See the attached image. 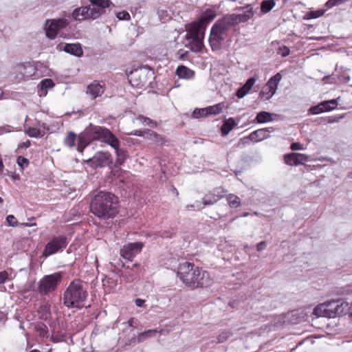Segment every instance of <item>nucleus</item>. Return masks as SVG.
Returning a JSON list of instances; mask_svg holds the SVG:
<instances>
[{
  "mask_svg": "<svg viewBox=\"0 0 352 352\" xmlns=\"http://www.w3.org/2000/svg\"><path fill=\"white\" fill-rule=\"evenodd\" d=\"M77 139L78 136L74 132L69 131L64 139V144L70 148H73L76 146Z\"/></svg>",
  "mask_w": 352,
  "mask_h": 352,
  "instance_id": "nucleus-29",
  "label": "nucleus"
},
{
  "mask_svg": "<svg viewBox=\"0 0 352 352\" xmlns=\"http://www.w3.org/2000/svg\"><path fill=\"white\" fill-rule=\"evenodd\" d=\"M267 88L268 87L265 85L259 94V98L263 100H269L275 94V92Z\"/></svg>",
  "mask_w": 352,
  "mask_h": 352,
  "instance_id": "nucleus-36",
  "label": "nucleus"
},
{
  "mask_svg": "<svg viewBox=\"0 0 352 352\" xmlns=\"http://www.w3.org/2000/svg\"><path fill=\"white\" fill-rule=\"evenodd\" d=\"M229 336H230V333L228 331H223L218 336V337L217 338V342H219V343L223 342L228 339Z\"/></svg>",
  "mask_w": 352,
  "mask_h": 352,
  "instance_id": "nucleus-48",
  "label": "nucleus"
},
{
  "mask_svg": "<svg viewBox=\"0 0 352 352\" xmlns=\"http://www.w3.org/2000/svg\"><path fill=\"white\" fill-rule=\"evenodd\" d=\"M348 0H328L325 3V6L327 8H331L334 6L342 4L346 2Z\"/></svg>",
  "mask_w": 352,
  "mask_h": 352,
  "instance_id": "nucleus-43",
  "label": "nucleus"
},
{
  "mask_svg": "<svg viewBox=\"0 0 352 352\" xmlns=\"http://www.w3.org/2000/svg\"><path fill=\"white\" fill-rule=\"evenodd\" d=\"M175 234V232L173 228H170L168 230H164L162 232L161 236L165 238H171Z\"/></svg>",
  "mask_w": 352,
  "mask_h": 352,
  "instance_id": "nucleus-54",
  "label": "nucleus"
},
{
  "mask_svg": "<svg viewBox=\"0 0 352 352\" xmlns=\"http://www.w3.org/2000/svg\"><path fill=\"white\" fill-rule=\"evenodd\" d=\"M88 293L80 280L70 283L63 294V304L67 308L82 309L85 306Z\"/></svg>",
  "mask_w": 352,
  "mask_h": 352,
  "instance_id": "nucleus-4",
  "label": "nucleus"
},
{
  "mask_svg": "<svg viewBox=\"0 0 352 352\" xmlns=\"http://www.w3.org/2000/svg\"><path fill=\"white\" fill-rule=\"evenodd\" d=\"M290 50L289 47L283 45L278 47V54H280L283 57H285L289 54Z\"/></svg>",
  "mask_w": 352,
  "mask_h": 352,
  "instance_id": "nucleus-49",
  "label": "nucleus"
},
{
  "mask_svg": "<svg viewBox=\"0 0 352 352\" xmlns=\"http://www.w3.org/2000/svg\"><path fill=\"white\" fill-rule=\"evenodd\" d=\"M308 156L300 153H290L284 155L283 160L287 165L298 166L308 161Z\"/></svg>",
  "mask_w": 352,
  "mask_h": 352,
  "instance_id": "nucleus-15",
  "label": "nucleus"
},
{
  "mask_svg": "<svg viewBox=\"0 0 352 352\" xmlns=\"http://www.w3.org/2000/svg\"><path fill=\"white\" fill-rule=\"evenodd\" d=\"M61 278L62 276L60 272L44 276L38 282V292L43 296L53 292L56 289Z\"/></svg>",
  "mask_w": 352,
  "mask_h": 352,
  "instance_id": "nucleus-7",
  "label": "nucleus"
},
{
  "mask_svg": "<svg viewBox=\"0 0 352 352\" xmlns=\"http://www.w3.org/2000/svg\"><path fill=\"white\" fill-rule=\"evenodd\" d=\"M290 149L292 151H301L304 150L305 148L302 144L300 142H294L291 144Z\"/></svg>",
  "mask_w": 352,
  "mask_h": 352,
  "instance_id": "nucleus-56",
  "label": "nucleus"
},
{
  "mask_svg": "<svg viewBox=\"0 0 352 352\" xmlns=\"http://www.w3.org/2000/svg\"><path fill=\"white\" fill-rule=\"evenodd\" d=\"M17 164L22 169H23L25 167L28 166L29 161L27 158L23 156H19L17 158Z\"/></svg>",
  "mask_w": 352,
  "mask_h": 352,
  "instance_id": "nucleus-45",
  "label": "nucleus"
},
{
  "mask_svg": "<svg viewBox=\"0 0 352 352\" xmlns=\"http://www.w3.org/2000/svg\"><path fill=\"white\" fill-rule=\"evenodd\" d=\"M91 166L94 167H104L109 166L112 162V157L109 152H98L89 160Z\"/></svg>",
  "mask_w": 352,
  "mask_h": 352,
  "instance_id": "nucleus-12",
  "label": "nucleus"
},
{
  "mask_svg": "<svg viewBox=\"0 0 352 352\" xmlns=\"http://www.w3.org/2000/svg\"><path fill=\"white\" fill-rule=\"evenodd\" d=\"M344 116H329V117H327L325 118H323V122L324 123H329V124H331V123H333V122H337L339 121L340 119L342 118Z\"/></svg>",
  "mask_w": 352,
  "mask_h": 352,
  "instance_id": "nucleus-47",
  "label": "nucleus"
},
{
  "mask_svg": "<svg viewBox=\"0 0 352 352\" xmlns=\"http://www.w3.org/2000/svg\"><path fill=\"white\" fill-rule=\"evenodd\" d=\"M309 112L311 114L316 115V114H318L320 113H323L324 111H323V109L322 108V107L320 106V104L319 103L318 105L311 107L309 109Z\"/></svg>",
  "mask_w": 352,
  "mask_h": 352,
  "instance_id": "nucleus-50",
  "label": "nucleus"
},
{
  "mask_svg": "<svg viewBox=\"0 0 352 352\" xmlns=\"http://www.w3.org/2000/svg\"><path fill=\"white\" fill-rule=\"evenodd\" d=\"M249 91H248V89H246L243 86H242L239 89H238L236 95L239 98H241L244 97L246 94H248Z\"/></svg>",
  "mask_w": 352,
  "mask_h": 352,
  "instance_id": "nucleus-55",
  "label": "nucleus"
},
{
  "mask_svg": "<svg viewBox=\"0 0 352 352\" xmlns=\"http://www.w3.org/2000/svg\"><path fill=\"white\" fill-rule=\"evenodd\" d=\"M274 131L273 127L259 129L250 133V138L253 142H258L270 138V133Z\"/></svg>",
  "mask_w": 352,
  "mask_h": 352,
  "instance_id": "nucleus-18",
  "label": "nucleus"
},
{
  "mask_svg": "<svg viewBox=\"0 0 352 352\" xmlns=\"http://www.w3.org/2000/svg\"><path fill=\"white\" fill-rule=\"evenodd\" d=\"M72 17L75 21H82L86 20L96 19L92 15V10L90 6H81L74 10Z\"/></svg>",
  "mask_w": 352,
  "mask_h": 352,
  "instance_id": "nucleus-13",
  "label": "nucleus"
},
{
  "mask_svg": "<svg viewBox=\"0 0 352 352\" xmlns=\"http://www.w3.org/2000/svg\"><path fill=\"white\" fill-rule=\"evenodd\" d=\"M251 139L250 138V134L248 136H245L243 138H241L239 142V146H243L245 145L249 144L250 143Z\"/></svg>",
  "mask_w": 352,
  "mask_h": 352,
  "instance_id": "nucleus-57",
  "label": "nucleus"
},
{
  "mask_svg": "<svg viewBox=\"0 0 352 352\" xmlns=\"http://www.w3.org/2000/svg\"><path fill=\"white\" fill-rule=\"evenodd\" d=\"M161 331H158L157 329H149L144 332L140 333L137 336V342L138 343L142 342L147 338L155 336L157 333Z\"/></svg>",
  "mask_w": 352,
  "mask_h": 352,
  "instance_id": "nucleus-28",
  "label": "nucleus"
},
{
  "mask_svg": "<svg viewBox=\"0 0 352 352\" xmlns=\"http://www.w3.org/2000/svg\"><path fill=\"white\" fill-rule=\"evenodd\" d=\"M6 221H7L8 225L12 227H16L19 224V223L16 220V218L12 214H10V215L7 216Z\"/></svg>",
  "mask_w": 352,
  "mask_h": 352,
  "instance_id": "nucleus-46",
  "label": "nucleus"
},
{
  "mask_svg": "<svg viewBox=\"0 0 352 352\" xmlns=\"http://www.w3.org/2000/svg\"><path fill=\"white\" fill-rule=\"evenodd\" d=\"M135 302L137 307H142L144 306L145 300L141 298H137Z\"/></svg>",
  "mask_w": 352,
  "mask_h": 352,
  "instance_id": "nucleus-62",
  "label": "nucleus"
},
{
  "mask_svg": "<svg viewBox=\"0 0 352 352\" xmlns=\"http://www.w3.org/2000/svg\"><path fill=\"white\" fill-rule=\"evenodd\" d=\"M138 76V71H135V72H132L131 74V79H130V82H135V78L136 77Z\"/></svg>",
  "mask_w": 352,
  "mask_h": 352,
  "instance_id": "nucleus-63",
  "label": "nucleus"
},
{
  "mask_svg": "<svg viewBox=\"0 0 352 352\" xmlns=\"http://www.w3.org/2000/svg\"><path fill=\"white\" fill-rule=\"evenodd\" d=\"M40 84L41 89H47L48 88H52L54 86L53 80L50 78H45L41 80Z\"/></svg>",
  "mask_w": 352,
  "mask_h": 352,
  "instance_id": "nucleus-42",
  "label": "nucleus"
},
{
  "mask_svg": "<svg viewBox=\"0 0 352 352\" xmlns=\"http://www.w3.org/2000/svg\"><path fill=\"white\" fill-rule=\"evenodd\" d=\"M69 24V20L66 18L47 19L45 25L46 36L50 39H54L58 32L67 28Z\"/></svg>",
  "mask_w": 352,
  "mask_h": 352,
  "instance_id": "nucleus-9",
  "label": "nucleus"
},
{
  "mask_svg": "<svg viewBox=\"0 0 352 352\" xmlns=\"http://www.w3.org/2000/svg\"><path fill=\"white\" fill-rule=\"evenodd\" d=\"M256 82V79L254 78H250L245 83V85H243V87L248 89V91H250L252 88V87L254 86V83Z\"/></svg>",
  "mask_w": 352,
  "mask_h": 352,
  "instance_id": "nucleus-52",
  "label": "nucleus"
},
{
  "mask_svg": "<svg viewBox=\"0 0 352 352\" xmlns=\"http://www.w3.org/2000/svg\"><path fill=\"white\" fill-rule=\"evenodd\" d=\"M281 78V74L280 73H277L276 74H275L274 76L270 78V80L266 83L265 86L268 87L267 89H270V90H272L276 93L278 84L280 81Z\"/></svg>",
  "mask_w": 352,
  "mask_h": 352,
  "instance_id": "nucleus-27",
  "label": "nucleus"
},
{
  "mask_svg": "<svg viewBox=\"0 0 352 352\" xmlns=\"http://www.w3.org/2000/svg\"><path fill=\"white\" fill-rule=\"evenodd\" d=\"M225 107L224 102H219L212 106L207 107L208 116H217L221 113Z\"/></svg>",
  "mask_w": 352,
  "mask_h": 352,
  "instance_id": "nucleus-31",
  "label": "nucleus"
},
{
  "mask_svg": "<svg viewBox=\"0 0 352 352\" xmlns=\"http://www.w3.org/2000/svg\"><path fill=\"white\" fill-rule=\"evenodd\" d=\"M143 247L144 243L142 242L129 243L122 246L120 250V254L123 258L131 261L142 252Z\"/></svg>",
  "mask_w": 352,
  "mask_h": 352,
  "instance_id": "nucleus-10",
  "label": "nucleus"
},
{
  "mask_svg": "<svg viewBox=\"0 0 352 352\" xmlns=\"http://www.w3.org/2000/svg\"><path fill=\"white\" fill-rule=\"evenodd\" d=\"M190 40L191 41L189 43L190 50L195 53L201 52L204 47V36L201 35L199 38H192Z\"/></svg>",
  "mask_w": 352,
  "mask_h": 352,
  "instance_id": "nucleus-23",
  "label": "nucleus"
},
{
  "mask_svg": "<svg viewBox=\"0 0 352 352\" xmlns=\"http://www.w3.org/2000/svg\"><path fill=\"white\" fill-rule=\"evenodd\" d=\"M266 247V243L265 241H261L257 244L256 249L258 251L263 250Z\"/></svg>",
  "mask_w": 352,
  "mask_h": 352,
  "instance_id": "nucleus-61",
  "label": "nucleus"
},
{
  "mask_svg": "<svg viewBox=\"0 0 352 352\" xmlns=\"http://www.w3.org/2000/svg\"><path fill=\"white\" fill-rule=\"evenodd\" d=\"M146 138L153 141L157 146H163L168 142V140L164 135L150 130L147 131Z\"/></svg>",
  "mask_w": 352,
  "mask_h": 352,
  "instance_id": "nucleus-19",
  "label": "nucleus"
},
{
  "mask_svg": "<svg viewBox=\"0 0 352 352\" xmlns=\"http://www.w3.org/2000/svg\"><path fill=\"white\" fill-rule=\"evenodd\" d=\"M8 278V273L6 271L0 272V284L4 283Z\"/></svg>",
  "mask_w": 352,
  "mask_h": 352,
  "instance_id": "nucleus-60",
  "label": "nucleus"
},
{
  "mask_svg": "<svg viewBox=\"0 0 352 352\" xmlns=\"http://www.w3.org/2000/svg\"><path fill=\"white\" fill-rule=\"evenodd\" d=\"M92 5V15L96 19L99 18L105 13L106 9L109 8L111 2L110 0H89Z\"/></svg>",
  "mask_w": 352,
  "mask_h": 352,
  "instance_id": "nucleus-14",
  "label": "nucleus"
},
{
  "mask_svg": "<svg viewBox=\"0 0 352 352\" xmlns=\"http://www.w3.org/2000/svg\"><path fill=\"white\" fill-rule=\"evenodd\" d=\"M16 69L17 72H21L23 76H25V72H23L25 69H26V65L24 63L18 64L16 66Z\"/></svg>",
  "mask_w": 352,
  "mask_h": 352,
  "instance_id": "nucleus-59",
  "label": "nucleus"
},
{
  "mask_svg": "<svg viewBox=\"0 0 352 352\" xmlns=\"http://www.w3.org/2000/svg\"><path fill=\"white\" fill-rule=\"evenodd\" d=\"M324 12L325 11L324 10H314V11H309L306 14L305 19H312L319 18L324 15Z\"/></svg>",
  "mask_w": 352,
  "mask_h": 352,
  "instance_id": "nucleus-38",
  "label": "nucleus"
},
{
  "mask_svg": "<svg viewBox=\"0 0 352 352\" xmlns=\"http://www.w3.org/2000/svg\"><path fill=\"white\" fill-rule=\"evenodd\" d=\"M236 126V122L233 118H230L226 120L221 127V132L222 135H227Z\"/></svg>",
  "mask_w": 352,
  "mask_h": 352,
  "instance_id": "nucleus-25",
  "label": "nucleus"
},
{
  "mask_svg": "<svg viewBox=\"0 0 352 352\" xmlns=\"http://www.w3.org/2000/svg\"><path fill=\"white\" fill-rule=\"evenodd\" d=\"M103 81L94 80L87 86V94H89L93 99L101 96L104 94L105 87Z\"/></svg>",
  "mask_w": 352,
  "mask_h": 352,
  "instance_id": "nucleus-17",
  "label": "nucleus"
},
{
  "mask_svg": "<svg viewBox=\"0 0 352 352\" xmlns=\"http://www.w3.org/2000/svg\"><path fill=\"white\" fill-rule=\"evenodd\" d=\"M188 52H185L179 54V60H185L188 57Z\"/></svg>",
  "mask_w": 352,
  "mask_h": 352,
  "instance_id": "nucleus-64",
  "label": "nucleus"
},
{
  "mask_svg": "<svg viewBox=\"0 0 352 352\" xmlns=\"http://www.w3.org/2000/svg\"><path fill=\"white\" fill-rule=\"evenodd\" d=\"M222 197L223 195H216L214 192H210L205 196L203 203L205 206L212 205L217 202Z\"/></svg>",
  "mask_w": 352,
  "mask_h": 352,
  "instance_id": "nucleus-30",
  "label": "nucleus"
},
{
  "mask_svg": "<svg viewBox=\"0 0 352 352\" xmlns=\"http://www.w3.org/2000/svg\"><path fill=\"white\" fill-rule=\"evenodd\" d=\"M77 144H76V150L79 153H82L84 149L89 145V140L87 136L85 134H80L78 136L77 139Z\"/></svg>",
  "mask_w": 352,
  "mask_h": 352,
  "instance_id": "nucleus-26",
  "label": "nucleus"
},
{
  "mask_svg": "<svg viewBox=\"0 0 352 352\" xmlns=\"http://www.w3.org/2000/svg\"><path fill=\"white\" fill-rule=\"evenodd\" d=\"M320 104L322 108L323 109L324 112L334 110L338 107V101L336 99L325 100L320 102Z\"/></svg>",
  "mask_w": 352,
  "mask_h": 352,
  "instance_id": "nucleus-32",
  "label": "nucleus"
},
{
  "mask_svg": "<svg viewBox=\"0 0 352 352\" xmlns=\"http://www.w3.org/2000/svg\"><path fill=\"white\" fill-rule=\"evenodd\" d=\"M228 204L232 208H238L241 206V199L235 195L230 194L227 196Z\"/></svg>",
  "mask_w": 352,
  "mask_h": 352,
  "instance_id": "nucleus-35",
  "label": "nucleus"
},
{
  "mask_svg": "<svg viewBox=\"0 0 352 352\" xmlns=\"http://www.w3.org/2000/svg\"><path fill=\"white\" fill-rule=\"evenodd\" d=\"M67 243V239L65 235L53 236L45 245L43 256L47 258L58 252L63 251Z\"/></svg>",
  "mask_w": 352,
  "mask_h": 352,
  "instance_id": "nucleus-8",
  "label": "nucleus"
},
{
  "mask_svg": "<svg viewBox=\"0 0 352 352\" xmlns=\"http://www.w3.org/2000/svg\"><path fill=\"white\" fill-rule=\"evenodd\" d=\"M348 0H328L325 3V6L327 8H331L334 6L342 4L346 2Z\"/></svg>",
  "mask_w": 352,
  "mask_h": 352,
  "instance_id": "nucleus-44",
  "label": "nucleus"
},
{
  "mask_svg": "<svg viewBox=\"0 0 352 352\" xmlns=\"http://www.w3.org/2000/svg\"><path fill=\"white\" fill-rule=\"evenodd\" d=\"M192 116L194 118H199L208 116L207 108L195 109L192 113Z\"/></svg>",
  "mask_w": 352,
  "mask_h": 352,
  "instance_id": "nucleus-39",
  "label": "nucleus"
},
{
  "mask_svg": "<svg viewBox=\"0 0 352 352\" xmlns=\"http://www.w3.org/2000/svg\"><path fill=\"white\" fill-rule=\"evenodd\" d=\"M137 119L141 121L145 125L151 128H156L157 126V122L148 117L140 115L137 118Z\"/></svg>",
  "mask_w": 352,
  "mask_h": 352,
  "instance_id": "nucleus-37",
  "label": "nucleus"
},
{
  "mask_svg": "<svg viewBox=\"0 0 352 352\" xmlns=\"http://www.w3.org/2000/svg\"><path fill=\"white\" fill-rule=\"evenodd\" d=\"M117 17L120 20H129L130 19V15L127 12L122 11L117 14Z\"/></svg>",
  "mask_w": 352,
  "mask_h": 352,
  "instance_id": "nucleus-58",
  "label": "nucleus"
},
{
  "mask_svg": "<svg viewBox=\"0 0 352 352\" xmlns=\"http://www.w3.org/2000/svg\"><path fill=\"white\" fill-rule=\"evenodd\" d=\"M26 133L32 138H38L42 136L41 131L40 129L35 127H30L27 131Z\"/></svg>",
  "mask_w": 352,
  "mask_h": 352,
  "instance_id": "nucleus-41",
  "label": "nucleus"
},
{
  "mask_svg": "<svg viewBox=\"0 0 352 352\" xmlns=\"http://www.w3.org/2000/svg\"><path fill=\"white\" fill-rule=\"evenodd\" d=\"M348 307V303L342 300H332L318 305L313 314L317 317L335 318L341 316Z\"/></svg>",
  "mask_w": 352,
  "mask_h": 352,
  "instance_id": "nucleus-5",
  "label": "nucleus"
},
{
  "mask_svg": "<svg viewBox=\"0 0 352 352\" xmlns=\"http://www.w3.org/2000/svg\"><path fill=\"white\" fill-rule=\"evenodd\" d=\"M234 26V24L228 15L218 19L213 24L209 36V44L212 51H217L221 48L223 42L229 37V32Z\"/></svg>",
  "mask_w": 352,
  "mask_h": 352,
  "instance_id": "nucleus-3",
  "label": "nucleus"
},
{
  "mask_svg": "<svg viewBox=\"0 0 352 352\" xmlns=\"http://www.w3.org/2000/svg\"><path fill=\"white\" fill-rule=\"evenodd\" d=\"M177 277L191 289L208 287L212 284L209 273L192 263H180L177 267Z\"/></svg>",
  "mask_w": 352,
  "mask_h": 352,
  "instance_id": "nucleus-1",
  "label": "nucleus"
},
{
  "mask_svg": "<svg viewBox=\"0 0 352 352\" xmlns=\"http://www.w3.org/2000/svg\"><path fill=\"white\" fill-rule=\"evenodd\" d=\"M256 82V79L254 78H250L245 83V85H243V87L248 89V91H250L252 88V87L254 86V83Z\"/></svg>",
  "mask_w": 352,
  "mask_h": 352,
  "instance_id": "nucleus-53",
  "label": "nucleus"
},
{
  "mask_svg": "<svg viewBox=\"0 0 352 352\" xmlns=\"http://www.w3.org/2000/svg\"><path fill=\"white\" fill-rule=\"evenodd\" d=\"M116 153V164L121 166L122 165L126 160L128 158V152L126 149L120 148V141L118 139V146L113 147Z\"/></svg>",
  "mask_w": 352,
  "mask_h": 352,
  "instance_id": "nucleus-22",
  "label": "nucleus"
},
{
  "mask_svg": "<svg viewBox=\"0 0 352 352\" xmlns=\"http://www.w3.org/2000/svg\"><path fill=\"white\" fill-rule=\"evenodd\" d=\"M217 16L216 11L212 9H207L199 18L197 21L206 28L207 25Z\"/></svg>",
  "mask_w": 352,
  "mask_h": 352,
  "instance_id": "nucleus-20",
  "label": "nucleus"
},
{
  "mask_svg": "<svg viewBox=\"0 0 352 352\" xmlns=\"http://www.w3.org/2000/svg\"><path fill=\"white\" fill-rule=\"evenodd\" d=\"M276 5L274 0H264L261 4V11L263 14H266L271 11Z\"/></svg>",
  "mask_w": 352,
  "mask_h": 352,
  "instance_id": "nucleus-34",
  "label": "nucleus"
},
{
  "mask_svg": "<svg viewBox=\"0 0 352 352\" xmlns=\"http://www.w3.org/2000/svg\"><path fill=\"white\" fill-rule=\"evenodd\" d=\"M149 131V129H144V130H134L129 133V135H136L140 137H144L145 135H147V131Z\"/></svg>",
  "mask_w": 352,
  "mask_h": 352,
  "instance_id": "nucleus-51",
  "label": "nucleus"
},
{
  "mask_svg": "<svg viewBox=\"0 0 352 352\" xmlns=\"http://www.w3.org/2000/svg\"><path fill=\"white\" fill-rule=\"evenodd\" d=\"M272 120V114L267 111H261L257 113L255 121L257 123H265Z\"/></svg>",
  "mask_w": 352,
  "mask_h": 352,
  "instance_id": "nucleus-33",
  "label": "nucleus"
},
{
  "mask_svg": "<svg viewBox=\"0 0 352 352\" xmlns=\"http://www.w3.org/2000/svg\"><path fill=\"white\" fill-rule=\"evenodd\" d=\"M63 50L70 54L81 56L83 54L82 49L79 43H66L64 45Z\"/></svg>",
  "mask_w": 352,
  "mask_h": 352,
  "instance_id": "nucleus-21",
  "label": "nucleus"
},
{
  "mask_svg": "<svg viewBox=\"0 0 352 352\" xmlns=\"http://www.w3.org/2000/svg\"><path fill=\"white\" fill-rule=\"evenodd\" d=\"M85 135L90 141H100L111 147L118 146V138L106 127L91 124L85 129Z\"/></svg>",
  "mask_w": 352,
  "mask_h": 352,
  "instance_id": "nucleus-6",
  "label": "nucleus"
},
{
  "mask_svg": "<svg viewBox=\"0 0 352 352\" xmlns=\"http://www.w3.org/2000/svg\"><path fill=\"white\" fill-rule=\"evenodd\" d=\"M206 28L203 26L197 21L191 23L189 28L187 29V33L186 34V39L190 40L192 38H199L201 36H204V31Z\"/></svg>",
  "mask_w": 352,
  "mask_h": 352,
  "instance_id": "nucleus-16",
  "label": "nucleus"
},
{
  "mask_svg": "<svg viewBox=\"0 0 352 352\" xmlns=\"http://www.w3.org/2000/svg\"><path fill=\"white\" fill-rule=\"evenodd\" d=\"M176 74L179 78H192L195 76V72L184 65H180L176 69Z\"/></svg>",
  "mask_w": 352,
  "mask_h": 352,
  "instance_id": "nucleus-24",
  "label": "nucleus"
},
{
  "mask_svg": "<svg viewBox=\"0 0 352 352\" xmlns=\"http://www.w3.org/2000/svg\"><path fill=\"white\" fill-rule=\"evenodd\" d=\"M238 10H244V12L242 14H228L234 25L240 23H245L252 19L255 14V11L250 4L240 7Z\"/></svg>",
  "mask_w": 352,
  "mask_h": 352,
  "instance_id": "nucleus-11",
  "label": "nucleus"
},
{
  "mask_svg": "<svg viewBox=\"0 0 352 352\" xmlns=\"http://www.w3.org/2000/svg\"><path fill=\"white\" fill-rule=\"evenodd\" d=\"M36 331L38 333L39 336L47 337V327L44 324H38L35 327Z\"/></svg>",
  "mask_w": 352,
  "mask_h": 352,
  "instance_id": "nucleus-40",
  "label": "nucleus"
},
{
  "mask_svg": "<svg viewBox=\"0 0 352 352\" xmlns=\"http://www.w3.org/2000/svg\"><path fill=\"white\" fill-rule=\"evenodd\" d=\"M117 199L111 192L100 191L91 200L90 212L101 220L113 219L118 213Z\"/></svg>",
  "mask_w": 352,
  "mask_h": 352,
  "instance_id": "nucleus-2",
  "label": "nucleus"
}]
</instances>
